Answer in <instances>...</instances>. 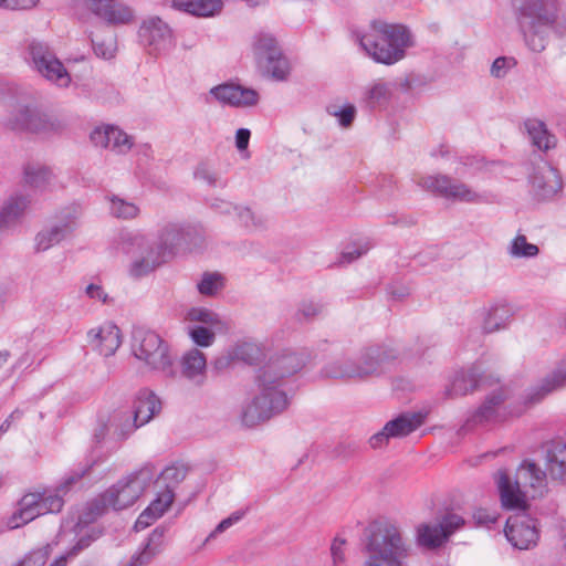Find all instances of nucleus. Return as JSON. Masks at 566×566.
<instances>
[{
	"label": "nucleus",
	"mask_w": 566,
	"mask_h": 566,
	"mask_svg": "<svg viewBox=\"0 0 566 566\" xmlns=\"http://www.w3.org/2000/svg\"><path fill=\"white\" fill-rule=\"evenodd\" d=\"M303 367V360L295 353L271 357L256 377L258 395L242 410V422L254 427L283 412L289 406L284 389L286 379Z\"/></svg>",
	"instance_id": "obj_1"
},
{
	"label": "nucleus",
	"mask_w": 566,
	"mask_h": 566,
	"mask_svg": "<svg viewBox=\"0 0 566 566\" xmlns=\"http://www.w3.org/2000/svg\"><path fill=\"white\" fill-rule=\"evenodd\" d=\"M156 474L155 467L146 464L139 470L118 480L104 493L87 503L86 512L84 516L81 517V521L93 522L104 514L108 507L119 511L133 505L153 483Z\"/></svg>",
	"instance_id": "obj_2"
},
{
	"label": "nucleus",
	"mask_w": 566,
	"mask_h": 566,
	"mask_svg": "<svg viewBox=\"0 0 566 566\" xmlns=\"http://www.w3.org/2000/svg\"><path fill=\"white\" fill-rule=\"evenodd\" d=\"M359 44L375 62L391 65L405 57L413 41L405 25L375 20L359 38Z\"/></svg>",
	"instance_id": "obj_3"
},
{
	"label": "nucleus",
	"mask_w": 566,
	"mask_h": 566,
	"mask_svg": "<svg viewBox=\"0 0 566 566\" xmlns=\"http://www.w3.org/2000/svg\"><path fill=\"white\" fill-rule=\"evenodd\" d=\"M515 21L527 46L542 52L547 44L546 27L563 11V0H511Z\"/></svg>",
	"instance_id": "obj_4"
},
{
	"label": "nucleus",
	"mask_w": 566,
	"mask_h": 566,
	"mask_svg": "<svg viewBox=\"0 0 566 566\" xmlns=\"http://www.w3.org/2000/svg\"><path fill=\"white\" fill-rule=\"evenodd\" d=\"M502 505L510 510H526L527 497L542 495L546 486V472L535 462L524 461L517 469L514 482L504 470L495 474Z\"/></svg>",
	"instance_id": "obj_5"
},
{
	"label": "nucleus",
	"mask_w": 566,
	"mask_h": 566,
	"mask_svg": "<svg viewBox=\"0 0 566 566\" xmlns=\"http://www.w3.org/2000/svg\"><path fill=\"white\" fill-rule=\"evenodd\" d=\"M367 552L364 566H405L403 558L408 554V546L397 524L379 522L373 526Z\"/></svg>",
	"instance_id": "obj_6"
},
{
	"label": "nucleus",
	"mask_w": 566,
	"mask_h": 566,
	"mask_svg": "<svg viewBox=\"0 0 566 566\" xmlns=\"http://www.w3.org/2000/svg\"><path fill=\"white\" fill-rule=\"evenodd\" d=\"M132 353L150 370L161 373L166 378H177L178 370L170 346L158 333L144 327L135 328Z\"/></svg>",
	"instance_id": "obj_7"
},
{
	"label": "nucleus",
	"mask_w": 566,
	"mask_h": 566,
	"mask_svg": "<svg viewBox=\"0 0 566 566\" xmlns=\"http://www.w3.org/2000/svg\"><path fill=\"white\" fill-rule=\"evenodd\" d=\"M84 474L85 471H81L67 475L56 488L54 494L43 491L23 495L18 504V510L8 521V527L14 530L33 521L40 515L60 512L63 507L62 496L66 494L71 486L77 483Z\"/></svg>",
	"instance_id": "obj_8"
},
{
	"label": "nucleus",
	"mask_w": 566,
	"mask_h": 566,
	"mask_svg": "<svg viewBox=\"0 0 566 566\" xmlns=\"http://www.w3.org/2000/svg\"><path fill=\"white\" fill-rule=\"evenodd\" d=\"M132 413L116 412L113 415L112 423L116 429L120 427L118 434L127 438L137 428L148 423L161 409L159 398L148 389H142L136 395Z\"/></svg>",
	"instance_id": "obj_9"
},
{
	"label": "nucleus",
	"mask_w": 566,
	"mask_h": 566,
	"mask_svg": "<svg viewBox=\"0 0 566 566\" xmlns=\"http://www.w3.org/2000/svg\"><path fill=\"white\" fill-rule=\"evenodd\" d=\"M464 523V518L454 513L444 514L436 521L421 522L415 528L416 544L424 549H438L442 547Z\"/></svg>",
	"instance_id": "obj_10"
},
{
	"label": "nucleus",
	"mask_w": 566,
	"mask_h": 566,
	"mask_svg": "<svg viewBox=\"0 0 566 566\" xmlns=\"http://www.w3.org/2000/svg\"><path fill=\"white\" fill-rule=\"evenodd\" d=\"M417 185L422 189L452 201L480 203L483 196L470 186L446 175H423L418 177Z\"/></svg>",
	"instance_id": "obj_11"
},
{
	"label": "nucleus",
	"mask_w": 566,
	"mask_h": 566,
	"mask_svg": "<svg viewBox=\"0 0 566 566\" xmlns=\"http://www.w3.org/2000/svg\"><path fill=\"white\" fill-rule=\"evenodd\" d=\"M126 252L133 256L128 270L133 277H142L149 274L166 260L163 249L157 247L155 241L143 235L130 237Z\"/></svg>",
	"instance_id": "obj_12"
},
{
	"label": "nucleus",
	"mask_w": 566,
	"mask_h": 566,
	"mask_svg": "<svg viewBox=\"0 0 566 566\" xmlns=\"http://www.w3.org/2000/svg\"><path fill=\"white\" fill-rule=\"evenodd\" d=\"M28 51L32 67L42 77L59 87H67L70 85L71 75L48 44L32 41L29 44Z\"/></svg>",
	"instance_id": "obj_13"
},
{
	"label": "nucleus",
	"mask_w": 566,
	"mask_h": 566,
	"mask_svg": "<svg viewBox=\"0 0 566 566\" xmlns=\"http://www.w3.org/2000/svg\"><path fill=\"white\" fill-rule=\"evenodd\" d=\"M138 38L147 53L155 57L167 55L175 46L171 28L158 17H148L143 20Z\"/></svg>",
	"instance_id": "obj_14"
},
{
	"label": "nucleus",
	"mask_w": 566,
	"mask_h": 566,
	"mask_svg": "<svg viewBox=\"0 0 566 566\" xmlns=\"http://www.w3.org/2000/svg\"><path fill=\"white\" fill-rule=\"evenodd\" d=\"M254 54L259 66L275 80H284L290 65L282 55L276 40L270 34H259L254 42Z\"/></svg>",
	"instance_id": "obj_15"
},
{
	"label": "nucleus",
	"mask_w": 566,
	"mask_h": 566,
	"mask_svg": "<svg viewBox=\"0 0 566 566\" xmlns=\"http://www.w3.org/2000/svg\"><path fill=\"white\" fill-rule=\"evenodd\" d=\"M528 179L531 191L539 200L553 199L563 189L558 170L544 160L534 164Z\"/></svg>",
	"instance_id": "obj_16"
},
{
	"label": "nucleus",
	"mask_w": 566,
	"mask_h": 566,
	"mask_svg": "<svg viewBox=\"0 0 566 566\" xmlns=\"http://www.w3.org/2000/svg\"><path fill=\"white\" fill-rule=\"evenodd\" d=\"M510 516L506 521L505 536L518 549H528L536 545L538 531L535 521L526 514V510Z\"/></svg>",
	"instance_id": "obj_17"
},
{
	"label": "nucleus",
	"mask_w": 566,
	"mask_h": 566,
	"mask_svg": "<svg viewBox=\"0 0 566 566\" xmlns=\"http://www.w3.org/2000/svg\"><path fill=\"white\" fill-rule=\"evenodd\" d=\"M86 340L93 350L104 357H109L122 344L120 331L116 325L105 323L91 328L86 334Z\"/></svg>",
	"instance_id": "obj_18"
},
{
	"label": "nucleus",
	"mask_w": 566,
	"mask_h": 566,
	"mask_svg": "<svg viewBox=\"0 0 566 566\" xmlns=\"http://www.w3.org/2000/svg\"><path fill=\"white\" fill-rule=\"evenodd\" d=\"M210 94L220 103L232 107H251L259 102L256 91L233 83L214 86L210 90Z\"/></svg>",
	"instance_id": "obj_19"
},
{
	"label": "nucleus",
	"mask_w": 566,
	"mask_h": 566,
	"mask_svg": "<svg viewBox=\"0 0 566 566\" xmlns=\"http://www.w3.org/2000/svg\"><path fill=\"white\" fill-rule=\"evenodd\" d=\"M90 11L111 25L128 24L135 19L134 9L123 0H99Z\"/></svg>",
	"instance_id": "obj_20"
},
{
	"label": "nucleus",
	"mask_w": 566,
	"mask_h": 566,
	"mask_svg": "<svg viewBox=\"0 0 566 566\" xmlns=\"http://www.w3.org/2000/svg\"><path fill=\"white\" fill-rule=\"evenodd\" d=\"M91 140L95 146L108 148L116 154H126L133 146L132 137L112 125L95 128L91 133Z\"/></svg>",
	"instance_id": "obj_21"
},
{
	"label": "nucleus",
	"mask_w": 566,
	"mask_h": 566,
	"mask_svg": "<svg viewBox=\"0 0 566 566\" xmlns=\"http://www.w3.org/2000/svg\"><path fill=\"white\" fill-rule=\"evenodd\" d=\"M180 376L195 387H202L207 381V359L202 352L192 348L180 358Z\"/></svg>",
	"instance_id": "obj_22"
},
{
	"label": "nucleus",
	"mask_w": 566,
	"mask_h": 566,
	"mask_svg": "<svg viewBox=\"0 0 566 566\" xmlns=\"http://www.w3.org/2000/svg\"><path fill=\"white\" fill-rule=\"evenodd\" d=\"M31 206V198L24 193H13L0 207V230L14 228Z\"/></svg>",
	"instance_id": "obj_23"
},
{
	"label": "nucleus",
	"mask_w": 566,
	"mask_h": 566,
	"mask_svg": "<svg viewBox=\"0 0 566 566\" xmlns=\"http://www.w3.org/2000/svg\"><path fill=\"white\" fill-rule=\"evenodd\" d=\"M395 353L382 346H370L363 349L357 356L356 360L359 368L356 369L361 374L363 379L376 375L382 365L394 359Z\"/></svg>",
	"instance_id": "obj_24"
},
{
	"label": "nucleus",
	"mask_w": 566,
	"mask_h": 566,
	"mask_svg": "<svg viewBox=\"0 0 566 566\" xmlns=\"http://www.w3.org/2000/svg\"><path fill=\"white\" fill-rule=\"evenodd\" d=\"M219 203L211 206L218 209L221 213L233 214L237 220L249 230L262 229L265 227L268 219L259 211L251 209L248 206L233 205L222 200H217Z\"/></svg>",
	"instance_id": "obj_25"
},
{
	"label": "nucleus",
	"mask_w": 566,
	"mask_h": 566,
	"mask_svg": "<svg viewBox=\"0 0 566 566\" xmlns=\"http://www.w3.org/2000/svg\"><path fill=\"white\" fill-rule=\"evenodd\" d=\"M174 499L175 493L172 492V489H163L159 491L156 499L138 516L135 523V528L137 531L144 530L153 524L157 518L161 517L172 504Z\"/></svg>",
	"instance_id": "obj_26"
},
{
	"label": "nucleus",
	"mask_w": 566,
	"mask_h": 566,
	"mask_svg": "<svg viewBox=\"0 0 566 566\" xmlns=\"http://www.w3.org/2000/svg\"><path fill=\"white\" fill-rule=\"evenodd\" d=\"M545 468L553 480L566 481V443L552 441L545 446Z\"/></svg>",
	"instance_id": "obj_27"
},
{
	"label": "nucleus",
	"mask_w": 566,
	"mask_h": 566,
	"mask_svg": "<svg viewBox=\"0 0 566 566\" xmlns=\"http://www.w3.org/2000/svg\"><path fill=\"white\" fill-rule=\"evenodd\" d=\"M566 386V360L562 361L541 384L533 388L526 396V402L534 405L546 395Z\"/></svg>",
	"instance_id": "obj_28"
},
{
	"label": "nucleus",
	"mask_w": 566,
	"mask_h": 566,
	"mask_svg": "<svg viewBox=\"0 0 566 566\" xmlns=\"http://www.w3.org/2000/svg\"><path fill=\"white\" fill-rule=\"evenodd\" d=\"M38 106L34 103H17L4 120V126L15 133H27L33 127Z\"/></svg>",
	"instance_id": "obj_29"
},
{
	"label": "nucleus",
	"mask_w": 566,
	"mask_h": 566,
	"mask_svg": "<svg viewBox=\"0 0 566 566\" xmlns=\"http://www.w3.org/2000/svg\"><path fill=\"white\" fill-rule=\"evenodd\" d=\"M482 385V379L474 370L457 373L444 389V397L453 399L473 391Z\"/></svg>",
	"instance_id": "obj_30"
},
{
	"label": "nucleus",
	"mask_w": 566,
	"mask_h": 566,
	"mask_svg": "<svg viewBox=\"0 0 566 566\" xmlns=\"http://www.w3.org/2000/svg\"><path fill=\"white\" fill-rule=\"evenodd\" d=\"M424 421L420 412L402 413L386 423L391 438H402L417 430Z\"/></svg>",
	"instance_id": "obj_31"
},
{
	"label": "nucleus",
	"mask_w": 566,
	"mask_h": 566,
	"mask_svg": "<svg viewBox=\"0 0 566 566\" xmlns=\"http://www.w3.org/2000/svg\"><path fill=\"white\" fill-rule=\"evenodd\" d=\"M356 357H340L328 363L323 368V375L329 378L363 379Z\"/></svg>",
	"instance_id": "obj_32"
},
{
	"label": "nucleus",
	"mask_w": 566,
	"mask_h": 566,
	"mask_svg": "<svg viewBox=\"0 0 566 566\" xmlns=\"http://www.w3.org/2000/svg\"><path fill=\"white\" fill-rule=\"evenodd\" d=\"M33 119V127L30 128L29 134L52 136L61 134L65 129V123L61 118L43 112L40 107H38Z\"/></svg>",
	"instance_id": "obj_33"
},
{
	"label": "nucleus",
	"mask_w": 566,
	"mask_h": 566,
	"mask_svg": "<svg viewBox=\"0 0 566 566\" xmlns=\"http://www.w3.org/2000/svg\"><path fill=\"white\" fill-rule=\"evenodd\" d=\"M164 531L156 528L151 532L143 549L134 555L126 566H146L160 552Z\"/></svg>",
	"instance_id": "obj_34"
},
{
	"label": "nucleus",
	"mask_w": 566,
	"mask_h": 566,
	"mask_svg": "<svg viewBox=\"0 0 566 566\" xmlns=\"http://www.w3.org/2000/svg\"><path fill=\"white\" fill-rule=\"evenodd\" d=\"M23 177L24 182L36 190H45L54 179L52 171L40 164H28L24 167Z\"/></svg>",
	"instance_id": "obj_35"
},
{
	"label": "nucleus",
	"mask_w": 566,
	"mask_h": 566,
	"mask_svg": "<svg viewBox=\"0 0 566 566\" xmlns=\"http://www.w3.org/2000/svg\"><path fill=\"white\" fill-rule=\"evenodd\" d=\"M512 317L511 308L505 305L492 306L485 314L482 329L484 333H495L507 327Z\"/></svg>",
	"instance_id": "obj_36"
},
{
	"label": "nucleus",
	"mask_w": 566,
	"mask_h": 566,
	"mask_svg": "<svg viewBox=\"0 0 566 566\" xmlns=\"http://www.w3.org/2000/svg\"><path fill=\"white\" fill-rule=\"evenodd\" d=\"M82 207L80 203H70L61 208L55 214V224L69 237H72L80 224Z\"/></svg>",
	"instance_id": "obj_37"
},
{
	"label": "nucleus",
	"mask_w": 566,
	"mask_h": 566,
	"mask_svg": "<svg viewBox=\"0 0 566 566\" xmlns=\"http://www.w3.org/2000/svg\"><path fill=\"white\" fill-rule=\"evenodd\" d=\"M525 126L533 145L538 149L547 150L555 146V137L548 133L543 122L531 119Z\"/></svg>",
	"instance_id": "obj_38"
},
{
	"label": "nucleus",
	"mask_w": 566,
	"mask_h": 566,
	"mask_svg": "<svg viewBox=\"0 0 566 566\" xmlns=\"http://www.w3.org/2000/svg\"><path fill=\"white\" fill-rule=\"evenodd\" d=\"M70 237L55 223L51 227L40 231L34 239L35 250L43 252L50 248L61 243Z\"/></svg>",
	"instance_id": "obj_39"
},
{
	"label": "nucleus",
	"mask_w": 566,
	"mask_h": 566,
	"mask_svg": "<svg viewBox=\"0 0 566 566\" xmlns=\"http://www.w3.org/2000/svg\"><path fill=\"white\" fill-rule=\"evenodd\" d=\"M504 399L505 395L502 389L493 392L485 399L483 405L479 407V409L472 415L469 421L473 423L489 421L494 416L497 406H500L504 401Z\"/></svg>",
	"instance_id": "obj_40"
},
{
	"label": "nucleus",
	"mask_w": 566,
	"mask_h": 566,
	"mask_svg": "<svg viewBox=\"0 0 566 566\" xmlns=\"http://www.w3.org/2000/svg\"><path fill=\"white\" fill-rule=\"evenodd\" d=\"M187 319L190 322L201 323L203 326H209L216 331L223 332L227 329L226 323L220 316L211 310L203 307H193L187 313Z\"/></svg>",
	"instance_id": "obj_41"
},
{
	"label": "nucleus",
	"mask_w": 566,
	"mask_h": 566,
	"mask_svg": "<svg viewBox=\"0 0 566 566\" xmlns=\"http://www.w3.org/2000/svg\"><path fill=\"white\" fill-rule=\"evenodd\" d=\"M182 237L184 233L180 227L168 224L161 230L158 241L155 242L157 247L163 249L164 254L167 255L175 247L180 244Z\"/></svg>",
	"instance_id": "obj_42"
},
{
	"label": "nucleus",
	"mask_w": 566,
	"mask_h": 566,
	"mask_svg": "<svg viewBox=\"0 0 566 566\" xmlns=\"http://www.w3.org/2000/svg\"><path fill=\"white\" fill-rule=\"evenodd\" d=\"M509 254L512 258H535L539 253V249L536 244L527 242L524 234H517L510 243L507 248Z\"/></svg>",
	"instance_id": "obj_43"
},
{
	"label": "nucleus",
	"mask_w": 566,
	"mask_h": 566,
	"mask_svg": "<svg viewBox=\"0 0 566 566\" xmlns=\"http://www.w3.org/2000/svg\"><path fill=\"white\" fill-rule=\"evenodd\" d=\"M373 247V243L369 239H359L350 244H348L343 252L340 253L339 263H350L361 255L366 254Z\"/></svg>",
	"instance_id": "obj_44"
},
{
	"label": "nucleus",
	"mask_w": 566,
	"mask_h": 566,
	"mask_svg": "<svg viewBox=\"0 0 566 566\" xmlns=\"http://www.w3.org/2000/svg\"><path fill=\"white\" fill-rule=\"evenodd\" d=\"M111 213L119 219H134L139 214V208L134 202L114 196L111 198Z\"/></svg>",
	"instance_id": "obj_45"
},
{
	"label": "nucleus",
	"mask_w": 566,
	"mask_h": 566,
	"mask_svg": "<svg viewBox=\"0 0 566 566\" xmlns=\"http://www.w3.org/2000/svg\"><path fill=\"white\" fill-rule=\"evenodd\" d=\"M390 84L378 80L374 82L366 91V101L369 105L375 106L386 102L390 96Z\"/></svg>",
	"instance_id": "obj_46"
},
{
	"label": "nucleus",
	"mask_w": 566,
	"mask_h": 566,
	"mask_svg": "<svg viewBox=\"0 0 566 566\" xmlns=\"http://www.w3.org/2000/svg\"><path fill=\"white\" fill-rule=\"evenodd\" d=\"M223 286L222 276L219 273H205L197 284L201 295L212 296Z\"/></svg>",
	"instance_id": "obj_47"
},
{
	"label": "nucleus",
	"mask_w": 566,
	"mask_h": 566,
	"mask_svg": "<svg viewBox=\"0 0 566 566\" xmlns=\"http://www.w3.org/2000/svg\"><path fill=\"white\" fill-rule=\"evenodd\" d=\"M185 476L186 471L184 468L171 465L160 472L157 483H163L164 489H172L174 491Z\"/></svg>",
	"instance_id": "obj_48"
},
{
	"label": "nucleus",
	"mask_w": 566,
	"mask_h": 566,
	"mask_svg": "<svg viewBox=\"0 0 566 566\" xmlns=\"http://www.w3.org/2000/svg\"><path fill=\"white\" fill-rule=\"evenodd\" d=\"M96 56L104 60H112L117 52V41L115 35H108L102 40H92Z\"/></svg>",
	"instance_id": "obj_49"
},
{
	"label": "nucleus",
	"mask_w": 566,
	"mask_h": 566,
	"mask_svg": "<svg viewBox=\"0 0 566 566\" xmlns=\"http://www.w3.org/2000/svg\"><path fill=\"white\" fill-rule=\"evenodd\" d=\"M217 332L209 326L199 325L190 327L188 334L196 345L208 347L213 344Z\"/></svg>",
	"instance_id": "obj_50"
},
{
	"label": "nucleus",
	"mask_w": 566,
	"mask_h": 566,
	"mask_svg": "<svg viewBox=\"0 0 566 566\" xmlns=\"http://www.w3.org/2000/svg\"><path fill=\"white\" fill-rule=\"evenodd\" d=\"M327 112L329 115L336 117L343 127L350 126L356 116V107L352 104H346L342 107L333 105L327 108Z\"/></svg>",
	"instance_id": "obj_51"
},
{
	"label": "nucleus",
	"mask_w": 566,
	"mask_h": 566,
	"mask_svg": "<svg viewBox=\"0 0 566 566\" xmlns=\"http://www.w3.org/2000/svg\"><path fill=\"white\" fill-rule=\"evenodd\" d=\"M52 546L46 545L43 548L31 552L17 566H43L51 554Z\"/></svg>",
	"instance_id": "obj_52"
},
{
	"label": "nucleus",
	"mask_w": 566,
	"mask_h": 566,
	"mask_svg": "<svg viewBox=\"0 0 566 566\" xmlns=\"http://www.w3.org/2000/svg\"><path fill=\"white\" fill-rule=\"evenodd\" d=\"M243 516H244V512H241V511L233 512L230 516H228L227 518L222 520L216 526V528L210 533L208 539L211 538V537L217 536L218 534H221V533L226 532L228 528H230L231 526L237 524L239 521H241Z\"/></svg>",
	"instance_id": "obj_53"
},
{
	"label": "nucleus",
	"mask_w": 566,
	"mask_h": 566,
	"mask_svg": "<svg viewBox=\"0 0 566 566\" xmlns=\"http://www.w3.org/2000/svg\"><path fill=\"white\" fill-rule=\"evenodd\" d=\"M345 545L346 541L336 537L331 545V555L333 559V566H340L345 563Z\"/></svg>",
	"instance_id": "obj_54"
},
{
	"label": "nucleus",
	"mask_w": 566,
	"mask_h": 566,
	"mask_svg": "<svg viewBox=\"0 0 566 566\" xmlns=\"http://www.w3.org/2000/svg\"><path fill=\"white\" fill-rule=\"evenodd\" d=\"M473 520L476 525L489 527L497 521V514L494 511L480 507L473 512Z\"/></svg>",
	"instance_id": "obj_55"
},
{
	"label": "nucleus",
	"mask_w": 566,
	"mask_h": 566,
	"mask_svg": "<svg viewBox=\"0 0 566 566\" xmlns=\"http://www.w3.org/2000/svg\"><path fill=\"white\" fill-rule=\"evenodd\" d=\"M552 30L554 35L564 42L566 46V18L562 13H557L552 24L546 27V31Z\"/></svg>",
	"instance_id": "obj_56"
},
{
	"label": "nucleus",
	"mask_w": 566,
	"mask_h": 566,
	"mask_svg": "<svg viewBox=\"0 0 566 566\" xmlns=\"http://www.w3.org/2000/svg\"><path fill=\"white\" fill-rule=\"evenodd\" d=\"M39 3V0H0V8L7 10H30Z\"/></svg>",
	"instance_id": "obj_57"
},
{
	"label": "nucleus",
	"mask_w": 566,
	"mask_h": 566,
	"mask_svg": "<svg viewBox=\"0 0 566 566\" xmlns=\"http://www.w3.org/2000/svg\"><path fill=\"white\" fill-rule=\"evenodd\" d=\"M91 541L88 538H81L77 544L66 554L56 558L50 566H66L67 558L74 557L82 549L86 548L90 545Z\"/></svg>",
	"instance_id": "obj_58"
},
{
	"label": "nucleus",
	"mask_w": 566,
	"mask_h": 566,
	"mask_svg": "<svg viewBox=\"0 0 566 566\" xmlns=\"http://www.w3.org/2000/svg\"><path fill=\"white\" fill-rule=\"evenodd\" d=\"M112 419H113V416H111L108 422H101L98 424V427L96 428L95 432H94V438L97 440V441H102L105 436L108 433V431L112 429L113 430V433L119 438V439H123L118 432L120 430V427L116 429V424L114 426L112 423Z\"/></svg>",
	"instance_id": "obj_59"
},
{
	"label": "nucleus",
	"mask_w": 566,
	"mask_h": 566,
	"mask_svg": "<svg viewBox=\"0 0 566 566\" xmlns=\"http://www.w3.org/2000/svg\"><path fill=\"white\" fill-rule=\"evenodd\" d=\"M195 177L198 180L206 181L210 186H214L218 181V176L206 165L199 166L195 171Z\"/></svg>",
	"instance_id": "obj_60"
},
{
	"label": "nucleus",
	"mask_w": 566,
	"mask_h": 566,
	"mask_svg": "<svg viewBox=\"0 0 566 566\" xmlns=\"http://www.w3.org/2000/svg\"><path fill=\"white\" fill-rule=\"evenodd\" d=\"M323 307L316 303H303L298 310V315L304 319H311L322 313Z\"/></svg>",
	"instance_id": "obj_61"
},
{
	"label": "nucleus",
	"mask_w": 566,
	"mask_h": 566,
	"mask_svg": "<svg viewBox=\"0 0 566 566\" xmlns=\"http://www.w3.org/2000/svg\"><path fill=\"white\" fill-rule=\"evenodd\" d=\"M85 294L95 301H99L102 303H106L108 300L107 293L104 291V289L101 285L97 284H88L85 287Z\"/></svg>",
	"instance_id": "obj_62"
},
{
	"label": "nucleus",
	"mask_w": 566,
	"mask_h": 566,
	"mask_svg": "<svg viewBox=\"0 0 566 566\" xmlns=\"http://www.w3.org/2000/svg\"><path fill=\"white\" fill-rule=\"evenodd\" d=\"M509 67L510 64L506 57H497L491 66V74L497 78L504 77L509 71Z\"/></svg>",
	"instance_id": "obj_63"
},
{
	"label": "nucleus",
	"mask_w": 566,
	"mask_h": 566,
	"mask_svg": "<svg viewBox=\"0 0 566 566\" xmlns=\"http://www.w3.org/2000/svg\"><path fill=\"white\" fill-rule=\"evenodd\" d=\"M390 438L387 427L385 426L380 431L370 437L369 444L373 449H378L386 446Z\"/></svg>",
	"instance_id": "obj_64"
}]
</instances>
